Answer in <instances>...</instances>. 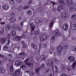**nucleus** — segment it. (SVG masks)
I'll use <instances>...</instances> for the list:
<instances>
[{
  "mask_svg": "<svg viewBox=\"0 0 76 76\" xmlns=\"http://www.w3.org/2000/svg\"><path fill=\"white\" fill-rule=\"evenodd\" d=\"M61 18L63 19H66L68 16V13L67 12H63L61 14Z\"/></svg>",
  "mask_w": 76,
  "mask_h": 76,
  "instance_id": "1",
  "label": "nucleus"
},
{
  "mask_svg": "<svg viewBox=\"0 0 76 76\" xmlns=\"http://www.w3.org/2000/svg\"><path fill=\"white\" fill-rule=\"evenodd\" d=\"M30 26L32 30V31H31V35L32 36L33 35V31H34V29H35V24L33 23H31L30 24Z\"/></svg>",
  "mask_w": 76,
  "mask_h": 76,
  "instance_id": "2",
  "label": "nucleus"
},
{
  "mask_svg": "<svg viewBox=\"0 0 76 76\" xmlns=\"http://www.w3.org/2000/svg\"><path fill=\"white\" fill-rule=\"evenodd\" d=\"M15 64L16 66H19L23 64V62L21 60H17L15 62Z\"/></svg>",
  "mask_w": 76,
  "mask_h": 76,
  "instance_id": "3",
  "label": "nucleus"
},
{
  "mask_svg": "<svg viewBox=\"0 0 76 76\" xmlns=\"http://www.w3.org/2000/svg\"><path fill=\"white\" fill-rule=\"evenodd\" d=\"M53 72L56 74H57V73H58V68H57V67L56 66H54L53 67Z\"/></svg>",
  "mask_w": 76,
  "mask_h": 76,
  "instance_id": "4",
  "label": "nucleus"
},
{
  "mask_svg": "<svg viewBox=\"0 0 76 76\" xmlns=\"http://www.w3.org/2000/svg\"><path fill=\"white\" fill-rule=\"evenodd\" d=\"M63 29L65 31H67L68 29V28H69V25L67 23L64 24L63 25Z\"/></svg>",
  "mask_w": 76,
  "mask_h": 76,
  "instance_id": "5",
  "label": "nucleus"
},
{
  "mask_svg": "<svg viewBox=\"0 0 76 76\" xmlns=\"http://www.w3.org/2000/svg\"><path fill=\"white\" fill-rule=\"evenodd\" d=\"M68 59L69 61L73 62L75 60V57L71 56L68 57Z\"/></svg>",
  "mask_w": 76,
  "mask_h": 76,
  "instance_id": "6",
  "label": "nucleus"
},
{
  "mask_svg": "<svg viewBox=\"0 0 76 76\" xmlns=\"http://www.w3.org/2000/svg\"><path fill=\"white\" fill-rule=\"evenodd\" d=\"M14 39L16 41L19 42L21 40L22 37L21 36H16L15 37Z\"/></svg>",
  "mask_w": 76,
  "mask_h": 76,
  "instance_id": "7",
  "label": "nucleus"
},
{
  "mask_svg": "<svg viewBox=\"0 0 76 76\" xmlns=\"http://www.w3.org/2000/svg\"><path fill=\"white\" fill-rule=\"evenodd\" d=\"M47 38V36L45 35H43L40 37V40L41 41H43L44 40H46Z\"/></svg>",
  "mask_w": 76,
  "mask_h": 76,
  "instance_id": "8",
  "label": "nucleus"
},
{
  "mask_svg": "<svg viewBox=\"0 0 76 76\" xmlns=\"http://www.w3.org/2000/svg\"><path fill=\"white\" fill-rule=\"evenodd\" d=\"M63 49V47L62 46H59L57 48L58 52L60 53L62 51Z\"/></svg>",
  "mask_w": 76,
  "mask_h": 76,
  "instance_id": "9",
  "label": "nucleus"
},
{
  "mask_svg": "<svg viewBox=\"0 0 76 76\" xmlns=\"http://www.w3.org/2000/svg\"><path fill=\"white\" fill-rule=\"evenodd\" d=\"M54 24V21H52L50 24L49 28V31H51L52 30V27L53 26V25Z\"/></svg>",
  "mask_w": 76,
  "mask_h": 76,
  "instance_id": "10",
  "label": "nucleus"
},
{
  "mask_svg": "<svg viewBox=\"0 0 76 76\" xmlns=\"http://www.w3.org/2000/svg\"><path fill=\"white\" fill-rule=\"evenodd\" d=\"M20 72V69H17L14 72V75H18Z\"/></svg>",
  "mask_w": 76,
  "mask_h": 76,
  "instance_id": "11",
  "label": "nucleus"
},
{
  "mask_svg": "<svg viewBox=\"0 0 76 76\" xmlns=\"http://www.w3.org/2000/svg\"><path fill=\"white\" fill-rule=\"evenodd\" d=\"M57 38V36L56 35H54V34L51 37V40L53 41H54Z\"/></svg>",
  "mask_w": 76,
  "mask_h": 76,
  "instance_id": "12",
  "label": "nucleus"
},
{
  "mask_svg": "<svg viewBox=\"0 0 76 76\" xmlns=\"http://www.w3.org/2000/svg\"><path fill=\"white\" fill-rule=\"evenodd\" d=\"M50 69L49 67L46 68L45 69V72L46 74L47 75L50 73Z\"/></svg>",
  "mask_w": 76,
  "mask_h": 76,
  "instance_id": "13",
  "label": "nucleus"
},
{
  "mask_svg": "<svg viewBox=\"0 0 76 76\" xmlns=\"http://www.w3.org/2000/svg\"><path fill=\"white\" fill-rule=\"evenodd\" d=\"M9 20L10 23H14V22L16 21V20L15 18H11L9 19Z\"/></svg>",
  "mask_w": 76,
  "mask_h": 76,
  "instance_id": "14",
  "label": "nucleus"
},
{
  "mask_svg": "<svg viewBox=\"0 0 76 76\" xmlns=\"http://www.w3.org/2000/svg\"><path fill=\"white\" fill-rule=\"evenodd\" d=\"M10 25H6L5 26V30H6V31H9V29H10Z\"/></svg>",
  "mask_w": 76,
  "mask_h": 76,
  "instance_id": "15",
  "label": "nucleus"
},
{
  "mask_svg": "<svg viewBox=\"0 0 76 76\" xmlns=\"http://www.w3.org/2000/svg\"><path fill=\"white\" fill-rule=\"evenodd\" d=\"M76 65V61H75V62L73 63V64L72 65V68L74 70H76V66H75Z\"/></svg>",
  "mask_w": 76,
  "mask_h": 76,
  "instance_id": "16",
  "label": "nucleus"
},
{
  "mask_svg": "<svg viewBox=\"0 0 76 76\" xmlns=\"http://www.w3.org/2000/svg\"><path fill=\"white\" fill-rule=\"evenodd\" d=\"M62 9H63L62 7L61 6H59L57 8L56 10L58 12H60Z\"/></svg>",
  "mask_w": 76,
  "mask_h": 76,
  "instance_id": "17",
  "label": "nucleus"
},
{
  "mask_svg": "<svg viewBox=\"0 0 76 76\" xmlns=\"http://www.w3.org/2000/svg\"><path fill=\"white\" fill-rule=\"evenodd\" d=\"M26 64L28 67H31L32 66V62H26Z\"/></svg>",
  "mask_w": 76,
  "mask_h": 76,
  "instance_id": "18",
  "label": "nucleus"
},
{
  "mask_svg": "<svg viewBox=\"0 0 76 76\" xmlns=\"http://www.w3.org/2000/svg\"><path fill=\"white\" fill-rule=\"evenodd\" d=\"M55 35H57V36L60 37L61 35V33H60V32L58 30H56L55 31Z\"/></svg>",
  "mask_w": 76,
  "mask_h": 76,
  "instance_id": "19",
  "label": "nucleus"
},
{
  "mask_svg": "<svg viewBox=\"0 0 76 76\" xmlns=\"http://www.w3.org/2000/svg\"><path fill=\"white\" fill-rule=\"evenodd\" d=\"M11 35L12 37H14L16 35V32L15 31H12L11 32Z\"/></svg>",
  "mask_w": 76,
  "mask_h": 76,
  "instance_id": "20",
  "label": "nucleus"
},
{
  "mask_svg": "<svg viewBox=\"0 0 76 76\" xmlns=\"http://www.w3.org/2000/svg\"><path fill=\"white\" fill-rule=\"evenodd\" d=\"M31 46L34 49H37V46L36 45L34 44V43H31Z\"/></svg>",
  "mask_w": 76,
  "mask_h": 76,
  "instance_id": "21",
  "label": "nucleus"
},
{
  "mask_svg": "<svg viewBox=\"0 0 76 76\" xmlns=\"http://www.w3.org/2000/svg\"><path fill=\"white\" fill-rule=\"evenodd\" d=\"M72 0H66V4L68 5L72 4Z\"/></svg>",
  "mask_w": 76,
  "mask_h": 76,
  "instance_id": "22",
  "label": "nucleus"
},
{
  "mask_svg": "<svg viewBox=\"0 0 76 76\" xmlns=\"http://www.w3.org/2000/svg\"><path fill=\"white\" fill-rule=\"evenodd\" d=\"M36 20L37 22H38V23L39 22H42V19H41L39 18H36Z\"/></svg>",
  "mask_w": 76,
  "mask_h": 76,
  "instance_id": "23",
  "label": "nucleus"
},
{
  "mask_svg": "<svg viewBox=\"0 0 76 76\" xmlns=\"http://www.w3.org/2000/svg\"><path fill=\"white\" fill-rule=\"evenodd\" d=\"M40 67L39 68H37L35 69V73H39L40 71Z\"/></svg>",
  "mask_w": 76,
  "mask_h": 76,
  "instance_id": "24",
  "label": "nucleus"
},
{
  "mask_svg": "<svg viewBox=\"0 0 76 76\" xmlns=\"http://www.w3.org/2000/svg\"><path fill=\"white\" fill-rule=\"evenodd\" d=\"M0 57H2V58H3V59H4V60L5 61H7L8 60L7 59V57L4 56H2V55L0 53Z\"/></svg>",
  "mask_w": 76,
  "mask_h": 76,
  "instance_id": "25",
  "label": "nucleus"
},
{
  "mask_svg": "<svg viewBox=\"0 0 76 76\" xmlns=\"http://www.w3.org/2000/svg\"><path fill=\"white\" fill-rule=\"evenodd\" d=\"M2 8L5 10H7V9H9V6L7 5H5L2 6Z\"/></svg>",
  "mask_w": 76,
  "mask_h": 76,
  "instance_id": "26",
  "label": "nucleus"
},
{
  "mask_svg": "<svg viewBox=\"0 0 76 76\" xmlns=\"http://www.w3.org/2000/svg\"><path fill=\"white\" fill-rule=\"evenodd\" d=\"M39 34V32L38 31L35 30L33 34L35 35H38Z\"/></svg>",
  "mask_w": 76,
  "mask_h": 76,
  "instance_id": "27",
  "label": "nucleus"
},
{
  "mask_svg": "<svg viewBox=\"0 0 76 76\" xmlns=\"http://www.w3.org/2000/svg\"><path fill=\"white\" fill-rule=\"evenodd\" d=\"M20 68H22L23 70H26L27 67H26V66L25 65H23L20 66Z\"/></svg>",
  "mask_w": 76,
  "mask_h": 76,
  "instance_id": "28",
  "label": "nucleus"
},
{
  "mask_svg": "<svg viewBox=\"0 0 76 76\" xmlns=\"http://www.w3.org/2000/svg\"><path fill=\"white\" fill-rule=\"evenodd\" d=\"M72 28L73 30H76V24H73L72 25Z\"/></svg>",
  "mask_w": 76,
  "mask_h": 76,
  "instance_id": "29",
  "label": "nucleus"
},
{
  "mask_svg": "<svg viewBox=\"0 0 76 76\" xmlns=\"http://www.w3.org/2000/svg\"><path fill=\"white\" fill-rule=\"evenodd\" d=\"M46 58V56L44 55H41L40 56L41 59L42 60H45Z\"/></svg>",
  "mask_w": 76,
  "mask_h": 76,
  "instance_id": "30",
  "label": "nucleus"
},
{
  "mask_svg": "<svg viewBox=\"0 0 76 76\" xmlns=\"http://www.w3.org/2000/svg\"><path fill=\"white\" fill-rule=\"evenodd\" d=\"M21 43L23 45V48H26V44H25V42L23 41H22Z\"/></svg>",
  "mask_w": 76,
  "mask_h": 76,
  "instance_id": "31",
  "label": "nucleus"
},
{
  "mask_svg": "<svg viewBox=\"0 0 76 76\" xmlns=\"http://www.w3.org/2000/svg\"><path fill=\"white\" fill-rule=\"evenodd\" d=\"M6 41V39L3 38L1 39V42L3 44L5 42V41Z\"/></svg>",
  "mask_w": 76,
  "mask_h": 76,
  "instance_id": "32",
  "label": "nucleus"
},
{
  "mask_svg": "<svg viewBox=\"0 0 76 76\" xmlns=\"http://www.w3.org/2000/svg\"><path fill=\"white\" fill-rule=\"evenodd\" d=\"M59 3H60L61 4H65V1H64V0H59Z\"/></svg>",
  "mask_w": 76,
  "mask_h": 76,
  "instance_id": "33",
  "label": "nucleus"
},
{
  "mask_svg": "<svg viewBox=\"0 0 76 76\" xmlns=\"http://www.w3.org/2000/svg\"><path fill=\"white\" fill-rule=\"evenodd\" d=\"M71 19L73 20H76V15L74 14L71 16Z\"/></svg>",
  "mask_w": 76,
  "mask_h": 76,
  "instance_id": "34",
  "label": "nucleus"
},
{
  "mask_svg": "<svg viewBox=\"0 0 76 76\" xmlns=\"http://www.w3.org/2000/svg\"><path fill=\"white\" fill-rule=\"evenodd\" d=\"M39 51H40L39 49L37 48V49H36L34 50V52L35 54H37V53H38Z\"/></svg>",
  "mask_w": 76,
  "mask_h": 76,
  "instance_id": "35",
  "label": "nucleus"
},
{
  "mask_svg": "<svg viewBox=\"0 0 76 76\" xmlns=\"http://www.w3.org/2000/svg\"><path fill=\"white\" fill-rule=\"evenodd\" d=\"M10 72H13L14 71V68H13V65H12L10 66Z\"/></svg>",
  "mask_w": 76,
  "mask_h": 76,
  "instance_id": "36",
  "label": "nucleus"
},
{
  "mask_svg": "<svg viewBox=\"0 0 76 76\" xmlns=\"http://www.w3.org/2000/svg\"><path fill=\"white\" fill-rule=\"evenodd\" d=\"M5 71L4 69L2 68H0V73H4Z\"/></svg>",
  "mask_w": 76,
  "mask_h": 76,
  "instance_id": "37",
  "label": "nucleus"
},
{
  "mask_svg": "<svg viewBox=\"0 0 76 76\" xmlns=\"http://www.w3.org/2000/svg\"><path fill=\"white\" fill-rule=\"evenodd\" d=\"M12 57H13V55L12 54H9L8 55V58L10 59V58H12Z\"/></svg>",
  "mask_w": 76,
  "mask_h": 76,
  "instance_id": "38",
  "label": "nucleus"
},
{
  "mask_svg": "<svg viewBox=\"0 0 76 76\" xmlns=\"http://www.w3.org/2000/svg\"><path fill=\"white\" fill-rule=\"evenodd\" d=\"M27 13V14L29 15H32V12L31 10H28Z\"/></svg>",
  "mask_w": 76,
  "mask_h": 76,
  "instance_id": "39",
  "label": "nucleus"
},
{
  "mask_svg": "<svg viewBox=\"0 0 76 76\" xmlns=\"http://www.w3.org/2000/svg\"><path fill=\"white\" fill-rule=\"evenodd\" d=\"M38 39L37 37H34L33 38V41H35L36 42H37L38 41Z\"/></svg>",
  "mask_w": 76,
  "mask_h": 76,
  "instance_id": "40",
  "label": "nucleus"
},
{
  "mask_svg": "<svg viewBox=\"0 0 76 76\" xmlns=\"http://www.w3.org/2000/svg\"><path fill=\"white\" fill-rule=\"evenodd\" d=\"M26 53H22L19 54V56H26Z\"/></svg>",
  "mask_w": 76,
  "mask_h": 76,
  "instance_id": "41",
  "label": "nucleus"
},
{
  "mask_svg": "<svg viewBox=\"0 0 76 76\" xmlns=\"http://www.w3.org/2000/svg\"><path fill=\"white\" fill-rule=\"evenodd\" d=\"M9 2L11 4H15V1L14 0H9Z\"/></svg>",
  "mask_w": 76,
  "mask_h": 76,
  "instance_id": "42",
  "label": "nucleus"
},
{
  "mask_svg": "<svg viewBox=\"0 0 76 76\" xmlns=\"http://www.w3.org/2000/svg\"><path fill=\"white\" fill-rule=\"evenodd\" d=\"M41 69H42L43 68H45V64H42L41 66Z\"/></svg>",
  "mask_w": 76,
  "mask_h": 76,
  "instance_id": "43",
  "label": "nucleus"
},
{
  "mask_svg": "<svg viewBox=\"0 0 76 76\" xmlns=\"http://www.w3.org/2000/svg\"><path fill=\"white\" fill-rule=\"evenodd\" d=\"M72 50L73 51H75L76 50V47L75 46H73L72 48Z\"/></svg>",
  "mask_w": 76,
  "mask_h": 76,
  "instance_id": "44",
  "label": "nucleus"
},
{
  "mask_svg": "<svg viewBox=\"0 0 76 76\" xmlns=\"http://www.w3.org/2000/svg\"><path fill=\"white\" fill-rule=\"evenodd\" d=\"M61 67L62 70H64L65 69V66L63 64H62L61 65Z\"/></svg>",
  "mask_w": 76,
  "mask_h": 76,
  "instance_id": "45",
  "label": "nucleus"
},
{
  "mask_svg": "<svg viewBox=\"0 0 76 76\" xmlns=\"http://www.w3.org/2000/svg\"><path fill=\"white\" fill-rule=\"evenodd\" d=\"M29 6L27 5L24 7V9H25V10L26 9H29Z\"/></svg>",
  "mask_w": 76,
  "mask_h": 76,
  "instance_id": "46",
  "label": "nucleus"
},
{
  "mask_svg": "<svg viewBox=\"0 0 76 76\" xmlns=\"http://www.w3.org/2000/svg\"><path fill=\"white\" fill-rule=\"evenodd\" d=\"M5 42L7 44H10V41L9 40H7L5 41Z\"/></svg>",
  "mask_w": 76,
  "mask_h": 76,
  "instance_id": "47",
  "label": "nucleus"
},
{
  "mask_svg": "<svg viewBox=\"0 0 76 76\" xmlns=\"http://www.w3.org/2000/svg\"><path fill=\"white\" fill-rule=\"evenodd\" d=\"M23 38H25L26 37V34H23V35L22 36H21Z\"/></svg>",
  "mask_w": 76,
  "mask_h": 76,
  "instance_id": "48",
  "label": "nucleus"
},
{
  "mask_svg": "<svg viewBox=\"0 0 76 76\" xmlns=\"http://www.w3.org/2000/svg\"><path fill=\"white\" fill-rule=\"evenodd\" d=\"M8 46L7 45H5L4 47V49L6 50V49H8Z\"/></svg>",
  "mask_w": 76,
  "mask_h": 76,
  "instance_id": "49",
  "label": "nucleus"
},
{
  "mask_svg": "<svg viewBox=\"0 0 76 76\" xmlns=\"http://www.w3.org/2000/svg\"><path fill=\"white\" fill-rule=\"evenodd\" d=\"M30 76H34V72H31L30 73Z\"/></svg>",
  "mask_w": 76,
  "mask_h": 76,
  "instance_id": "50",
  "label": "nucleus"
},
{
  "mask_svg": "<svg viewBox=\"0 0 76 76\" xmlns=\"http://www.w3.org/2000/svg\"><path fill=\"white\" fill-rule=\"evenodd\" d=\"M42 47H43V48H47V45L46 44H45L43 45Z\"/></svg>",
  "mask_w": 76,
  "mask_h": 76,
  "instance_id": "51",
  "label": "nucleus"
},
{
  "mask_svg": "<svg viewBox=\"0 0 76 76\" xmlns=\"http://www.w3.org/2000/svg\"><path fill=\"white\" fill-rule=\"evenodd\" d=\"M69 10L70 12H73L74 11V8L72 7H71L69 8Z\"/></svg>",
  "mask_w": 76,
  "mask_h": 76,
  "instance_id": "52",
  "label": "nucleus"
},
{
  "mask_svg": "<svg viewBox=\"0 0 76 76\" xmlns=\"http://www.w3.org/2000/svg\"><path fill=\"white\" fill-rule=\"evenodd\" d=\"M22 5H20L19 7H18V10H19L18 11L20 12V9H22Z\"/></svg>",
  "mask_w": 76,
  "mask_h": 76,
  "instance_id": "53",
  "label": "nucleus"
},
{
  "mask_svg": "<svg viewBox=\"0 0 76 76\" xmlns=\"http://www.w3.org/2000/svg\"><path fill=\"white\" fill-rule=\"evenodd\" d=\"M10 16H11V17H13V15H15V14L13 13V12H11L10 13Z\"/></svg>",
  "mask_w": 76,
  "mask_h": 76,
  "instance_id": "54",
  "label": "nucleus"
},
{
  "mask_svg": "<svg viewBox=\"0 0 76 76\" xmlns=\"http://www.w3.org/2000/svg\"><path fill=\"white\" fill-rule=\"evenodd\" d=\"M64 48L65 49H66V50L68 49L69 48V46H67V45H65L64 46Z\"/></svg>",
  "mask_w": 76,
  "mask_h": 76,
  "instance_id": "55",
  "label": "nucleus"
},
{
  "mask_svg": "<svg viewBox=\"0 0 76 76\" xmlns=\"http://www.w3.org/2000/svg\"><path fill=\"white\" fill-rule=\"evenodd\" d=\"M16 1L19 3H21L22 1V0H15Z\"/></svg>",
  "mask_w": 76,
  "mask_h": 76,
  "instance_id": "56",
  "label": "nucleus"
},
{
  "mask_svg": "<svg viewBox=\"0 0 76 76\" xmlns=\"http://www.w3.org/2000/svg\"><path fill=\"white\" fill-rule=\"evenodd\" d=\"M7 38H8V39H10V34H9L7 35Z\"/></svg>",
  "mask_w": 76,
  "mask_h": 76,
  "instance_id": "57",
  "label": "nucleus"
},
{
  "mask_svg": "<svg viewBox=\"0 0 76 76\" xmlns=\"http://www.w3.org/2000/svg\"><path fill=\"white\" fill-rule=\"evenodd\" d=\"M61 76H68L67 75L65 74H62Z\"/></svg>",
  "mask_w": 76,
  "mask_h": 76,
  "instance_id": "58",
  "label": "nucleus"
},
{
  "mask_svg": "<svg viewBox=\"0 0 76 76\" xmlns=\"http://www.w3.org/2000/svg\"><path fill=\"white\" fill-rule=\"evenodd\" d=\"M67 70L69 72H70V70H71V69L69 67H68L67 68Z\"/></svg>",
  "mask_w": 76,
  "mask_h": 76,
  "instance_id": "59",
  "label": "nucleus"
},
{
  "mask_svg": "<svg viewBox=\"0 0 76 76\" xmlns=\"http://www.w3.org/2000/svg\"><path fill=\"white\" fill-rule=\"evenodd\" d=\"M54 62H55V63H56V62H57V59L56 58H54Z\"/></svg>",
  "mask_w": 76,
  "mask_h": 76,
  "instance_id": "60",
  "label": "nucleus"
},
{
  "mask_svg": "<svg viewBox=\"0 0 76 76\" xmlns=\"http://www.w3.org/2000/svg\"><path fill=\"white\" fill-rule=\"evenodd\" d=\"M1 25H4L5 24V22H2L1 23Z\"/></svg>",
  "mask_w": 76,
  "mask_h": 76,
  "instance_id": "61",
  "label": "nucleus"
},
{
  "mask_svg": "<svg viewBox=\"0 0 76 76\" xmlns=\"http://www.w3.org/2000/svg\"><path fill=\"white\" fill-rule=\"evenodd\" d=\"M46 64L48 67H49V66H50V64H49V63H47Z\"/></svg>",
  "mask_w": 76,
  "mask_h": 76,
  "instance_id": "62",
  "label": "nucleus"
},
{
  "mask_svg": "<svg viewBox=\"0 0 76 76\" xmlns=\"http://www.w3.org/2000/svg\"><path fill=\"white\" fill-rule=\"evenodd\" d=\"M56 9L55 8H53V12H56Z\"/></svg>",
  "mask_w": 76,
  "mask_h": 76,
  "instance_id": "63",
  "label": "nucleus"
},
{
  "mask_svg": "<svg viewBox=\"0 0 76 76\" xmlns=\"http://www.w3.org/2000/svg\"><path fill=\"white\" fill-rule=\"evenodd\" d=\"M18 19L20 20H21L22 19V17H19L18 18Z\"/></svg>",
  "mask_w": 76,
  "mask_h": 76,
  "instance_id": "64",
  "label": "nucleus"
}]
</instances>
